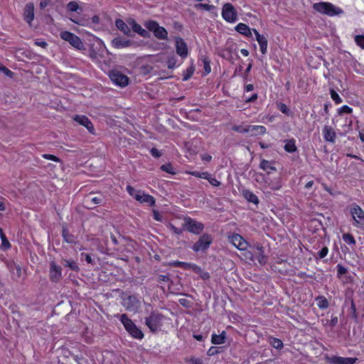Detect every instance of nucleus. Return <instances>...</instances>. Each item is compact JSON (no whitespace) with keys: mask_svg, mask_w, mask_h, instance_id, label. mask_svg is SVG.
Segmentation results:
<instances>
[{"mask_svg":"<svg viewBox=\"0 0 364 364\" xmlns=\"http://www.w3.org/2000/svg\"><path fill=\"white\" fill-rule=\"evenodd\" d=\"M312 7L316 11L331 17L340 16L343 14V10L341 8L336 6L333 4L328 1L314 3Z\"/></svg>","mask_w":364,"mask_h":364,"instance_id":"obj_1","label":"nucleus"},{"mask_svg":"<svg viewBox=\"0 0 364 364\" xmlns=\"http://www.w3.org/2000/svg\"><path fill=\"white\" fill-rule=\"evenodd\" d=\"M120 321L127 331L133 338L136 339H142L144 338L143 332L128 318L127 314H122L120 316Z\"/></svg>","mask_w":364,"mask_h":364,"instance_id":"obj_2","label":"nucleus"},{"mask_svg":"<svg viewBox=\"0 0 364 364\" xmlns=\"http://www.w3.org/2000/svg\"><path fill=\"white\" fill-rule=\"evenodd\" d=\"M144 26L150 31L153 32L154 36L159 40H167L168 32L163 26H159V23L154 20H148L144 22Z\"/></svg>","mask_w":364,"mask_h":364,"instance_id":"obj_3","label":"nucleus"},{"mask_svg":"<svg viewBox=\"0 0 364 364\" xmlns=\"http://www.w3.org/2000/svg\"><path fill=\"white\" fill-rule=\"evenodd\" d=\"M164 319V316L158 311H152L151 314L145 318V323L152 332L159 330Z\"/></svg>","mask_w":364,"mask_h":364,"instance_id":"obj_4","label":"nucleus"},{"mask_svg":"<svg viewBox=\"0 0 364 364\" xmlns=\"http://www.w3.org/2000/svg\"><path fill=\"white\" fill-rule=\"evenodd\" d=\"M222 17L228 23H234L237 21V13L235 7L230 3H225L222 8Z\"/></svg>","mask_w":364,"mask_h":364,"instance_id":"obj_5","label":"nucleus"},{"mask_svg":"<svg viewBox=\"0 0 364 364\" xmlns=\"http://www.w3.org/2000/svg\"><path fill=\"white\" fill-rule=\"evenodd\" d=\"M60 38L69 42L70 45L76 48H80L82 46V42L80 37L68 31H61L60 33Z\"/></svg>","mask_w":364,"mask_h":364,"instance_id":"obj_6","label":"nucleus"},{"mask_svg":"<svg viewBox=\"0 0 364 364\" xmlns=\"http://www.w3.org/2000/svg\"><path fill=\"white\" fill-rule=\"evenodd\" d=\"M185 228L190 232H192L196 235L200 234L203 228L204 225L203 223L193 220L191 218H185Z\"/></svg>","mask_w":364,"mask_h":364,"instance_id":"obj_7","label":"nucleus"},{"mask_svg":"<svg viewBox=\"0 0 364 364\" xmlns=\"http://www.w3.org/2000/svg\"><path fill=\"white\" fill-rule=\"evenodd\" d=\"M109 77L115 85L122 87L127 86L129 83V77L119 70L111 71Z\"/></svg>","mask_w":364,"mask_h":364,"instance_id":"obj_8","label":"nucleus"},{"mask_svg":"<svg viewBox=\"0 0 364 364\" xmlns=\"http://www.w3.org/2000/svg\"><path fill=\"white\" fill-rule=\"evenodd\" d=\"M213 238L208 234H203L198 240L193 245V250L195 252L205 250L211 244Z\"/></svg>","mask_w":364,"mask_h":364,"instance_id":"obj_9","label":"nucleus"},{"mask_svg":"<svg viewBox=\"0 0 364 364\" xmlns=\"http://www.w3.org/2000/svg\"><path fill=\"white\" fill-rule=\"evenodd\" d=\"M325 360L329 364H355L358 358L326 355Z\"/></svg>","mask_w":364,"mask_h":364,"instance_id":"obj_10","label":"nucleus"},{"mask_svg":"<svg viewBox=\"0 0 364 364\" xmlns=\"http://www.w3.org/2000/svg\"><path fill=\"white\" fill-rule=\"evenodd\" d=\"M122 305L129 311L135 312L140 306V302L134 296H128L123 299Z\"/></svg>","mask_w":364,"mask_h":364,"instance_id":"obj_11","label":"nucleus"},{"mask_svg":"<svg viewBox=\"0 0 364 364\" xmlns=\"http://www.w3.org/2000/svg\"><path fill=\"white\" fill-rule=\"evenodd\" d=\"M73 120L80 125L85 127L90 134H95L94 126L90 119L85 115L75 114L73 117Z\"/></svg>","mask_w":364,"mask_h":364,"instance_id":"obj_12","label":"nucleus"},{"mask_svg":"<svg viewBox=\"0 0 364 364\" xmlns=\"http://www.w3.org/2000/svg\"><path fill=\"white\" fill-rule=\"evenodd\" d=\"M49 278L53 282H58L62 278V269L55 262L50 263Z\"/></svg>","mask_w":364,"mask_h":364,"instance_id":"obj_13","label":"nucleus"},{"mask_svg":"<svg viewBox=\"0 0 364 364\" xmlns=\"http://www.w3.org/2000/svg\"><path fill=\"white\" fill-rule=\"evenodd\" d=\"M350 213L357 226L364 225V211L360 206L353 205Z\"/></svg>","mask_w":364,"mask_h":364,"instance_id":"obj_14","label":"nucleus"},{"mask_svg":"<svg viewBox=\"0 0 364 364\" xmlns=\"http://www.w3.org/2000/svg\"><path fill=\"white\" fill-rule=\"evenodd\" d=\"M176 51L182 59H185L188 56V49L187 43L181 37L176 38Z\"/></svg>","mask_w":364,"mask_h":364,"instance_id":"obj_15","label":"nucleus"},{"mask_svg":"<svg viewBox=\"0 0 364 364\" xmlns=\"http://www.w3.org/2000/svg\"><path fill=\"white\" fill-rule=\"evenodd\" d=\"M322 135L326 141L331 144H334L336 142L337 136L336 132L332 127L325 125L322 129Z\"/></svg>","mask_w":364,"mask_h":364,"instance_id":"obj_16","label":"nucleus"},{"mask_svg":"<svg viewBox=\"0 0 364 364\" xmlns=\"http://www.w3.org/2000/svg\"><path fill=\"white\" fill-rule=\"evenodd\" d=\"M229 240L234 246L240 250H245L247 247V242L238 234H233L230 236Z\"/></svg>","mask_w":364,"mask_h":364,"instance_id":"obj_17","label":"nucleus"},{"mask_svg":"<svg viewBox=\"0 0 364 364\" xmlns=\"http://www.w3.org/2000/svg\"><path fill=\"white\" fill-rule=\"evenodd\" d=\"M134 198L137 201L146 203L150 206H153L155 204V199L153 196L149 194H146L144 192L141 191H139L137 193H136Z\"/></svg>","mask_w":364,"mask_h":364,"instance_id":"obj_18","label":"nucleus"},{"mask_svg":"<svg viewBox=\"0 0 364 364\" xmlns=\"http://www.w3.org/2000/svg\"><path fill=\"white\" fill-rule=\"evenodd\" d=\"M111 45L116 49H122L131 46L132 42L129 39H126L122 37H116L112 41Z\"/></svg>","mask_w":364,"mask_h":364,"instance_id":"obj_19","label":"nucleus"},{"mask_svg":"<svg viewBox=\"0 0 364 364\" xmlns=\"http://www.w3.org/2000/svg\"><path fill=\"white\" fill-rule=\"evenodd\" d=\"M128 23L132 27V31L140 36L143 38H149L150 36L149 32L144 29L134 19H130Z\"/></svg>","mask_w":364,"mask_h":364,"instance_id":"obj_20","label":"nucleus"},{"mask_svg":"<svg viewBox=\"0 0 364 364\" xmlns=\"http://www.w3.org/2000/svg\"><path fill=\"white\" fill-rule=\"evenodd\" d=\"M252 31L254 32L256 40L258 42L259 45V49L262 54H265L267 52V46H268V41L267 38L264 35H261L258 31L255 28L252 29Z\"/></svg>","mask_w":364,"mask_h":364,"instance_id":"obj_21","label":"nucleus"},{"mask_svg":"<svg viewBox=\"0 0 364 364\" xmlns=\"http://www.w3.org/2000/svg\"><path fill=\"white\" fill-rule=\"evenodd\" d=\"M251 259L252 260H257L260 264H265L267 258L264 255V248L262 245H258L253 254H252Z\"/></svg>","mask_w":364,"mask_h":364,"instance_id":"obj_22","label":"nucleus"},{"mask_svg":"<svg viewBox=\"0 0 364 364\" xmlns=\"http://www.w3.org/2000/svg\"><path fill=\"white\" fill-rule=\"evenodd\" d=\"M23 19L28 24L34 19V4L33 3H28L23 10Z\"/></svg>","mask_w":364,"mask_h":364,"instance_id":"obj_23","label":"nucleus"},{"mask_svg":"<svg viewBox=\"0 0 364 364\" xmlns=\"http://www.w3.org/2000/svg\"><path fill=\"white\" fill-rule=\"evenodd\" d=\"M170 264L173 267H182L184 269H191L194 272H200V267L197 266L196 264H192V263L174 261V262H171Z\"/></svg>","mask_w":364,"mask_h":364,"instance_id":"obj_24","label":"nucleus"},{"mask_svg":"<svg viewBox=\"0 0 364 364\" xmlns=\"http://www.w3.org/2000/svg\"><path fill=\"white\" fill-rule=\"evenodd\" d=\"M247 133L251 136L263 135L266 133L267 129L262 125H247Z\"/></svg>","mask_w":364,"mask_h":364,"instance_id":"obj_25","label":"nucleus"},{"mask_svg":"<svg viewBox=\"0 0 364 364\" xmlns=\"http://www.w3.org/2000/svg\"><path fill=\"white\" fill-rule=\"evenodd\" d=\"M235 30L239 33L245 36L246 37H252V33L250 28L244 23H239L235 26Z\"/></svg>","mask_w":364,"mask_h":364,"instance_id":"obj_26","label":"nucleus"},{"mask_svg":"<svg viewBox=\"0 0 364 364\" xmlns=\"http://www.w3.org/2000/svg\"><path fill=\"white\" fill-rule=\"evenodd\" d=\"M102 201V198L101 196H94L92 193L87 196L85 198V203L89 208H92V205L101 203Z\"/></svg>","mask_w":364,"mask_h":364,"instance_id":"obj_27","label":"nucleus"},{"mask_svg":"<svg viewBox=\"0 0 364 364\" xmlns=\"http://www.w3.org/2000/svg\"><path fill=\"white\" fill-rule=\"evenodd\" d=\"M280 187L281 183L279 178H274V180H270V178H268L264 181V188L275 191L279 189Z\"/></svg>","mask_w":364,"mask_h":364,"instance_id":"obj_28","label":"nucleus"},{"mask_svg":"<svg viewBox=\"0 0 364 364\" xmlns=\"http://www.w3.org/2000/svg\"><path fill=\"white\" fill-rule=\"evenodd\" d=\"M116 27L125 35L130 36L131 31L128 25L121 18H117L115 21Z\"/></svg>","mask_w":364,"mask_h":364,"instance_id":"obj_29","label":"nucleus"},{"mask_svg":"<svg viewBox=\"0 0 364 364\" xmlns=\"http://www.w3.org/2000/svg\"><path fill=\"white\" fill-rule=\"evenodd\" d=\"M284 149L288 153H294L297 150L296 145V139L291 138L290 139L284 140Z\"/></svg>","mask_w":364,"mask_h":364,"instance_id":"obj_30","label":"nucleus"},{"mask_svg":"<svg viewBox=\"0 0 364 364\" xmlns=\"http://www.w3.org/2000/svg\"><path fill=\"white\" fill-rule=\"evenodd\" d=\"M259 167L267 173L277 170V168L273 165V161H262Z\"/></svg>","mask_w":364,"mask_h":364,"instance_id":"obj_31","label":"nucleus"},{"mask_svg":"<svg viewBox=\"0 0 364 364\" xmlns=\"http://www.w3.org/2000/svg\"><path fill=\"white\" fill-rule=\"evenodd\" d=\"M226 333L223 331L220 334H213L211 341L213 344H223L225 342Z\"/></svg>","mask_w":364,"mask_h":364,"instance_id":"obj_32","label":"nucleus"},{"mask_svg":"<svg viewBox=\"0 0 364 364\" xmlns=\"http://www.w3.org/2000/svg\"><path fill=\"white\" fill-rule=\"evenodd\" d=\"M10 269L14 276L16 277L17 279H19L22 277L23 269L19 264H17L14 262L10 266Z\"/></svg>","mask_w":364,"mask_h":364,"instance_id":"obj_33","label":"nucleus"},{"mask_svg":"<svg viewBox=\"0 0 364 364\" xmlns=\"http://www.w3.org/2000/svg\"><path fill=\"white\" fill-rule=\"evenodd\" d=\"M200 59L203 65L204 74L208 75L211 72L210 60L209 58L206 55H202Z\"/></svg>","mask_w":364,"mask_h":364,"instance_id":"obj_34","label":"nucleus"},{"mask_svg":"<svg viewBox=\"0 0 364 364\" xmlns=\"http://www.w3.org/2000/svg\"><path fill=\"white\" fill-rule=\"evenodd\" d=\"M243 196L249 201L252 202L255 204H257L259 203L258 198L255 194L248 190H244L242 191Z\"/></svg>","mask_w":364,"mask_h":364,"instance_id":"obj_35","label":"nucleus"},{"mask_svg":"<svg viewBox=\"0 0 364 364\" xmlns=\"http://www.w3.org/2000/svg\"><path fill=\"white\" fill-rule=\"evenodd\" d=\"M62 264L65 267H68L70 269L73 271L78 272L80 270L78 265L73 260L63 259Z\"/></svg>","mask_w":364,"mask_h":364,"instance_id":"obj_36","label":"nucleus"},{"mask_svg":"<svg viewBox=\"0 0 364 364\" xmlns=\"http://www.w3.org/2000/svg\"><path fill=\"white\" fill-rule=\"evenodd\" d=\"M67 10L68 11L80 13L82 11V9L79 6L77 2L70 1L67 4Z\"/></svg>","mask_w":364,"mask_h":364,"instance_id":"obj_37","label":"nucleus"},{"mask_svg":"<svg viewBox=\"0 0 364 364\" xmlns=\"http://www.w3.org/2000/svg\"><path fill=\"white\" fill-rule=\"evenodd\" d=\"M177 58L174 55H169L166 61V65L168 69H173L177 67ZM179 65H178V66Z\"/></svg>","mask_w":364,"mask_h":364,"instance_id":"obj_38","label":"nucleus"},{"mask_svg":"<svg viewBox=\"0 0 364 364\" xmlns=\"http://www.w3.org/2000/svg\"><path fill=\"white\" fill-rule=\"evenodd\" d=\"M316 301H318L317 305L320 309H326L328 306V302L326 297L324 296H318L316 298Z\"/></svg>","mask_w":364,"mask_h":364,"instance_id":"obj_39","label":"nucleus"},{"mask_svg":"<svg viewBox=\"0 0 364 364\" xmlns=\"http://www.w3.org/2000/svg\"><path fill=\"white\" fill-rule=\"evenodd\" d=\"M330 95L331 99L334 101L336 105L341 104L343 102L342 98L333 89L330 90Z\"/></svg>","mask_w":364,"mask_h":364,"instance_id":"obj_40","label":"nucleus"},{"mask_svg":"<svg viewBox=\"0 0 364 364\" xmlns=\"http://www.w3.org/2000/svg\"><path fill=\"white\" fill-rule=\"evenodd\" d=\"M0 236H1V247L4 249V250H7L10 247L11 245H10V242H9V240L6 239V235H4V233L3 232L2 230L0 229Z\"/></svg>","mask_w":364,"mask_h":364,"instance_id":"obj_41","label":"nucleus"},{"mask_svg":"<svg viewBox=\"0 0 364 364\" xmlns=\"http://www.w3.org/2000/svg\"><path fill=\"white\" fill-rule=\"evenodd\" d=\"M231 129L234 132H236L237 133L240 134H245L247 133V125L243 126V125H233L231 128Z\"/></svg>","mask_w":364,"mask_h":364,"instance_id":"obj_42","label":"nucleus"},{"mask_svg":"<svg viewBox=\"0 0 364 364\" xmlns=\"http://www.w3.org/2000/svg\"><path fill=\"white\" fill-rule=\"evenodd\" d=\"M355 44L361 49H364V35H356L354 37Z\"/></svg>","mask_w":364,"mask_h":364,"instance_id":"obj_43","label":"nucleus"},{"mask_svg":"<svg viewBox=\"0 0 364 364\" xmlns=\"http://www.w3.org/2000/svg\"><path fill=\"white\" fill-rule=\"evenodd\" d=\"M343 240L348 245H354L355 244V240L352 235L349 233H345L343 235Z\"/></svg>","mask_w":364,"mask_h":364,"instance_id":"obj_44","label":"nucleus"},{"mask_svg":"<svg viewBox=\"0 0 364 364\" xmlns=\"http://www.w3.org/2000/svg\"><path fill=\"white\" fill-rule=\"evenodd\" d=\"M195 69L193 66H191L186 69L183 75V80L186 81L190 79L193 75Z\"/></svg>","mask_w":364,"mask_h":364,"instance_id":"obj_45","label":"nucleus"},{"mask_svg":"<svg viewBox=\"0 0 364 364\" xmlns=\"http://www.w3.org/2000/svg\"><path fill=\"white\" fill-rule=\"evenodd\" d=\"M161 169L171 174H175V168L171 166V164H166L161 166Z\"/></svg>","mask_w":364,"mask_h":364,"instance_id":"obj_46","label":"nucleus"},{"mask_svg":"<svg viewBox=\"0 0 364 364\" xmlns=\"http://www.w3.org/2000/svg\"><path fill=\"white\" fill-rule=\"evenodd\" d=\"M352 112H353V109L350 107H349L348 105H345L338 109V114H342L343 113L350 114Z\"/></svg>","mask_w":364,"mask_h":364,"instance_id":"obj_47","label":"nucleus"},{"mask_svg":"<svg viewBox=\"0 0 364 364\" xmlns=\"http://www.w3.org/2000/svg\"><path fill=\"white\" fill-rule=\"evenodd\" d=\"M277 107L279 109V111L282 112L283 114L289 115L290 109L288 108V107L286 105V104H284L283 102H279L277 105Z\"/></svg>","mask_w":364,"mask_h":364,"instance_id":"obj_48","label":"nucleus"},{"mask_svg":"<svg viewBox=\"0 0 364 364\" xmlns=\"http://www.w3.org/2000/svg\"><path fill=\"white\" fill-rule=\"evenodd\" d=\"M196 9H202L208 11L215 9V6L207 4H198L196 5Z\"/></svg>","mask_w":364,"mask_h":364,"instance_id":"obj_49","label":"nucleus"},{"mask_svg":"<svg viewBox=\"0 0 364 364\" xmlns=\"http://www.w3.org/2000/svg\"><path fill=\"white\" fill-rule=\"evenodd\" d=\"M63 236L64 240L69 243H72L74 242V237L72 235L69 234L68 231L65 229L63 230Z\"/></svg>","mask_w":364,"mask_h":364,"instance_id":"obj_50","label":"nucleus"},{"mask_svg":"<svg viewBox=\"0 0 364 364\" xmlns=\"http://www.w3.org/2000/svg\"><path fill=\"white\" fill-rule=\"evenodd\" d=\"M0 70L9 77H12L14 75V73L11 70H9L8 68H6V66L1 65V64H0Z\"/></svg>","mask_w":364,"mask_h":364,"instance_id":"obj_51","label":"nucleus"},{"mask_svg":"<svg viewBox=\"0 0 364 364\" xmlns=\"http://www.w3.org/2000/svg\"><path fill=\"white\" fill-rule=\"evenodd\" d=\"M271 343L276 349H281L283 347L282 341L278 338H273Z\"/></svg>","mask_w":364,"mask_h":364,"instance_id":"obj_52","label":"nucleus"},{"mask_svg":"<svg viewBox=\"0 0 364 364\" xmlns=\"http://www.w3.org/2000/svg\"><path fill=\"white\" fill-rule=\"evenodd\" d=\"M150 154L154 158H159L162 156V151L154 147L151 149Z\"/></svg>","mask_w":364,"mask_h":364,"instance_id":"obj_53","label":"nucleus"},{"mask_svg":"<svg viewBox=\"0 0 364 364\" xmlns=\"http://www.w3.org/2000/svg\"><path fill=\"white\" fill-rule=\"evenodd\" d=\"M258 99V94L253 93L250 97H245V103H252L255 102Z\"/></svg>","mask_w":364,"mask_h":364,"instance_id":"obj_54","label":"nucleus"},{"mask_svg":"<svg viewBox=\"0 0 364 364\" xmlns=\"http://www.w3.org/2000/svg\"><path fill=\"white\" fill-rule=\"evenodd\" d=\"M252 68V62H250L248 64V65H247V68L245 69V73L242 75V77H243L245 82H246L247 80V75H248L249 73L250 72Z\"/></svg>","mask_w":364,"mask_h":364,"instance_id":"obj_55","label":"nucleus"},{"mask_svg":"<svg viewBox=\"0 0 364 364\" xmlns=\"http://www.w3.org/2000/svg\"><path fill=\"white\" fill-rule=\"evenodd\" d=\"M346 272H347L346 268H345L343 266H342L341 264L337 265V273H338V277H341V276L345 274Z\"/></svg>","mask_w":364,"mask_h":364,"instance_id":"obj_56","label":"nucleus"},{"mask_svg":"<svg viewBox=\"0 0 364 364\" xmlns=\"http://www.w3.org/2000/svg\"><path fill=\"white\" fill-rule=\"evenodd\" d=\"M254 89H255V86L252 84L245 85L244 88H243L244 97H245V93L253 91Z\"/></svg>","mask_w":364,"mask_h":364,"instance_id":"obj_57","label":"nucleus"},{"mask_svg":"<svg viewBox=\"0 0 364 364\" xmlns=\"http://www.w3.org/2000/svg\"><path fill=\"white\" fill-rule=\"evenodd\" d=\"M328 249L327 247H323L321 251L318 252V257L320 259H322L323 257H325L327 255H328Z\"/></svg>","mask_w":364,"mask_h":364,"instance_id":"obj_58","label":"nucleus"},{"mask_svg":"<svg viewBox=\"0 0 364 364\" xmlns=\"http://www.w3.org/2000/svg\"><path fill=\"white\" fill-rule=\"evenodd\" d=\"M211 185L213 186H219L220 185V182L218 181L216 178L211 177L210 176L208 180Z\"/></svg>","mask_w":364,"mask_h":364,"instance_id":"obj_59","label":"nucleus"},{"mask_svg":"<svg viewBox=\"0 0 364 364\" xmlns=\"http://www.w3.org/2000/svg\"><path fill=\"white\" fill-rule=\"evenodd\" d=\"M168 227L176 235H181L182 233V230L179 228H177L172 224H169Z\"/></svg>","mask_w":364,"mask_h":364,"instance_id":"obj_60","label":"nucleus"},{"mask_svg":"<svg viewBox=\"0 0 364 364\" xmlns=\"http://www.w3.org/2000/svg\"><path fill=\"white\" fill-rule=\"evenodd\" d=\"M34 44L43 48H46L48 46V43L46 41L40 40H36Z\"/></svg>","mask_w":364,"mask_h":364,"instance_id":"obj_61","label":"nucleus"},{"mask_svg":"<svg viewBox=\"0 0 364 364\" xmlns=\"http://www.w3.org/2000/svg\"><path fill=\"white\" fill-rule=\"evenodd\" d=\"M127 191L129 193L130 196H132L133 198H134V196L136 193H137L139 191H136L132 186H127Z\"/></svg>","mask_w":364,"mask_h":364,"instance_id":"obj_62","label":"nucleus"},{"mask_svg":"<svg viewBox=\"0 0 364 364\" xmlns=\"http://www.w3.org/2000/svg\"><path fill=\"white\" fill-rule=\"evenodd\" d=\"M197 274H200V277L203 279H207L210 277L209 274L207 272H204L200 269V272H196Z\"/></svg>","mask_w":364,"mask_h":364,"instance_id":"obj_63","label":"nucleus"},{"mask_svg":"<svg viewBox=\"0 0 364 364\" xmlns=\"http://www.w3.org/2000/svg\"><path fill=\"white\" fill-rule=\"evenodd\" d=\"M153 216H154V218L157 221L162 220L161 215L159 214V213L158 211H156L155 210H153Z\"/></svg>","mask_w":364,"mask_h":364,"instance_id":"obj_64","label":"nucleus"}]
</instances>
